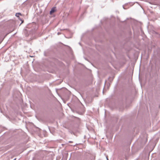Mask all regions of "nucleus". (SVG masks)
Instances as JSON below:
<instances>
[{
    "label": "nucleus",
    "instance_id": "nucleus-6",
    "mask_svg": "<svg viewBox=\"0 0 160 160\" xmlns=\"http://www.w3.org/2000/svg\"><path fill=\"white\" fill-rule=\"evenodd\" d=\"M123 8L124 9H126V8H124V6H123Z\"/></svg>",
    "mask_w": 160,
    "mask_h": 160
},
{
    "label": "nucleus",
    "instance_id": "nucleus-4",
    "mask_svg": "<svg viewBox=\"0 0 160 160\" xmlns=\"http://www.w3.org/2000/svg\"><path fill=\"white\" fill-rule=\"evenodd\" d=\"M21 21H22V22L21 23V24L23 22V20H22V19H20Z\"/></svg>",
    "mask_w": 160,
    "mask_h": 160
},
{
    "label": "nucleus",
    "instance_id": "nucleus-11",
    "mask_svg": "<svg viewBox=\"0 0 160 160\" xmlns=\"http://www.w3.org/2000/svg\"><path fill=\"white\" fill-rule=\"evenodd\" d=\"M69 142H71V141H69Z\"/></svg>",
    "mask_w": 160,
    "mask_h": 160
},
{
    "label": "nucleus",
    "instance_id": "nucleus-2",
    "mask_svg": "<svg viewBox=\"0 0 160 160\" xmlns=\"http://www.w3.org/2000/svg\"><path fill=\"white\" fill-rule=\"evenodd\" d=\"M55 7L52 8L51 11L50 12V14H52L55 11Z\"/></svg>",
    "mask_w": 160,
    "mask_h": 160
},
{
    "label": "nucleus",
    "instance_id": "nucleus-3",
    "mask_svg": "<svg viewBox=\"0 0 160 160\" xmlns=\"http://www.w3.org/2000/svg\"><path fill=\"white\" fill-rule=\"evenodd\" d=\"M19 15H22L20 13H18L16 14V16L17 17H19Z\"/></svg>",
    "mask_w": 160,
    "mask_h": 160
},
{
    "label": "nucleus",
    "instance_id": "nucleus-1",
    "mask_svg": "<svg viewBox=\"0 0 160 160\" xmlns=\"http://www.w3.org/2000/svg\"><path fill=\"white\" fill-rule=\"evenodd\" d=\"M80 104H81V108H82V112H81V114H82V113H83L85 111V109L83 107V105L81 103V102L80 103Z\"/></svg>",
    "mask_w": 160,
    "mask_h": 160
},
{
    "label": "nucleus",
    "instance_id": "nucleus-9",
    "mask_svg": "<svg viewBox=\"0 0 160 160\" xmlns=\"http://www.w3.org/2000/svg\"><path fill=\"white\" fill-rule=\"evenodd\" d=\"M107 160H108V159L107 157Z\"/></svg>",
    "mask_w": 160,
    "mask_h": 160
},
{
    "label": "nucleus",
    "instance_id": "nucleus-5",
    "mask_svg": "<svg viewBox=\"0 0 160 160\" xmlns=\"http://www.w3.org/2000/svg\"><path fill=\"white\" fill-rule=\"evenodd\" d=\"M83 146V148H85V146L84 145V146L83 145H82Z\"/></svg>",
    "mask_w": 160,
    "mask_h": 160
},
{
    "label": "nucleus",
    "instance_id": "nucleus-10",
    "mask_svg": "<svg viewBox=\"0 0 160 160\" xmlns=\"http://www.w3.org/2000/svg\"><path fill=\"white\" fill-rule=\"evenodd\" d=\"M78 43H79V44H80V42H79Z\"/></svg>",
    "mask_w": 160,
    "mask_h": 160
},
{
    "label": "nucleus",
    "instance_id": "nucleus-8",
    "mask_svg": "<svg viewBox=\"0 0 160 160\" xmlns=\"http://www.w3.org/2000/svg\"><path fill=\"white\" fill-rule=\"evenodd\" d=\"M80 147H81V148L82 147V145H81V146H80Z\"/></svg>",
    "mask_w": 160,
    "mask_h": 160
},
{
    "label": "nucleus",
    "instance_id": "nucleus-7",
    "mask_svg": "<svg viewBox=\"0 0 160 160\" xmlns=\"http://www.w3.org/2000/svg\"><path fill=\"white\" fill-rule=\"evenodd\" d=\"M16 160V158H14V159H13V160Z\"/></svg>",
    "mask_w": 160,
    "mask_h": 160
}]
</instances>
